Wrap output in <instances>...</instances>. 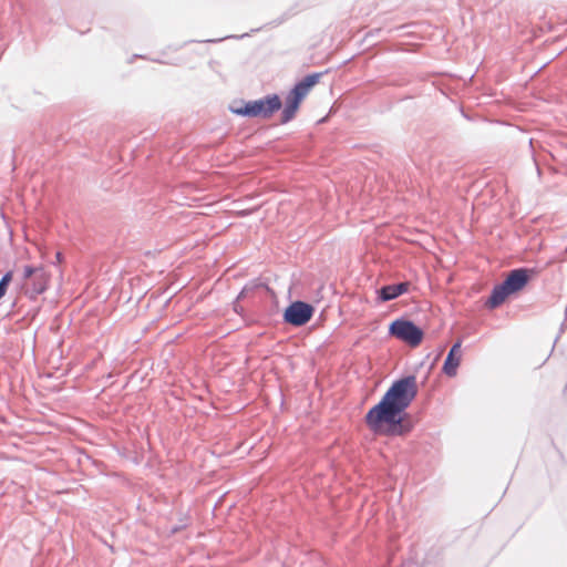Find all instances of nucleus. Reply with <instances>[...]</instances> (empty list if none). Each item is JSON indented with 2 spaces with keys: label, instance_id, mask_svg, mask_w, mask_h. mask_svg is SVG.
Masks as SVG:
<instances>
[{
  "label": "nucleus",
  "instance_id": "f257e3e1",
  "mask_svg": "<svg viewBox=\"0 0 567 567\" xmlns=\"http://www.w3.org/2000/svg\"><path fill=\"white\" fill-rule=\"evenodd\" d=\"M417 395V380L409 374L392 382L379 403L365 414V424L374 434L408 435L413 425L405 420V410Z\"/></svg>",
  "mask_w": 567,
  "mask_h": 567
},
{
  "label": "nucleus",
  "instance_id": "f03ea898",
  "mask_svg": "<svg viewBox=\"0 0 567 567\" xmlns=\"http://www.w3.org/2000/svg\"><path fill=\"white\" fill-rule=\"evenodd\" d=\"M533 272L529 268H516L508 272L507 278L503 282L495 285L492 289L491 297L486 301L489 309H495L504 303L508 296L522 290L530 279Z\"/></svg>",
  "mask_w": 567,
  "mask_h": 567
},
{
  "label": "nucleus",
  "instance_id": "7ed1b4c3",
  "mask_svg": "<svg viewBox=\"0 0 567 567\" xmlns=\"http://www.w3.org/2000/svg\"><path fill=\"white\" fill-rule=\"evenodd\" d=\"M281 109V101L277 94H268L255 101L245 102L244 106L231 109V112L244 117L269 118Z\"/></svg>",
  "mask_w": 567,
  "mask_h": 567
},
{
  "label": "nucleus",
  "instance_id": "20e7f679",
  "mask_svg": "<svg viewBox=\"0 0 567 567\" xmlns=\"http://www.w3.org/2000/svg\"><path fill=\"white\" fill-rule=\"evenodd\" d=\"M389 336L414 348L422 343L423 330L412 320L400 318L392 321L391 326H389Z\"/></svg>",
  "mask_w": 567,
  "mask_h": 567
},
{
  "label": "nucleus",
  "instance_id": "39448f33",
  "mask_svg": "<svg viewBox=\"0 0 567 567\" xmlns=\"http://www.w3.org/2000/svg\"><path fill=\"white\" fill-rule=\"evenodd\" d=\"M313 312L311 305L297 300L285 309L284 321L289 326L302 327L313 317Z\"/></svg>",
  "mask_w": 567,
  "mask_h": 567
},
{
  "label": "nucleus",
  "instance_id": "423d86ee",
  "mask_svg": "<svg viewBox=\"0 0 567 567\" xmlns=\"http://www.w3.org/2000/svg\"><path fill=\"white\" fill-rule=\"evenodd\" d=\"M307 93L300 91H289L287 100H285V107L282 115H280V123L288 124L298 112L299 105L305 99Z\"/></svg>",
  "mask_w": 567,
  "mask_h": 567
},
{
  "label": "nucleus",
  "instance_id": "0eeeda50",
  "mask_svg": "<svg viewBox=\"0 0 567 567\" xmlns=\"http://www.w3.org/2000/svg\"><path fill=\"white\" fill-rule=\"evenodd\" d=\"M461 364V342L456 341L450 348L447 357H445L443 364V372L446 377L453 378L457 373V368Z\"/></svg>",
  "mask_w": 567,
  "mask_h": 567
},
{
  "label": "nucleus",
  "instance_id": "6e6552de",
  "mask_svg": "<svg viewBox=\"0 0 567 567\" xmlns=\"http://www.w3.org/2000/svg\"><path fill=\"white\" fill-rule=\"evenodd\" d=\"M410 289L409 281H401L400 284H391L383 286L379 289V300L386 302L395 300L396 297L408 292Z\"/></svg>",
  "mask_w": 567,
  "mask_h": 567
},
{
  "label": "nucleus",
  "instance_id": "1a4fd4ad",
  "mask_svg": "<svg viewBox=\"0 0 567 567\" xmlns=\"http://www.w3.org/2000/svg\"><path fill=\"white\" fill-rule=\"evenodd\" d=\"M23 286L28 288V290H25V292H28V295H30V298H33L38 295L43 293L47 290V286H48L47 272L38 275L37 277L29 279L28 285H23Z\"/></svg>",
  "mask_w": 567,
  "mask_h": 567
},
{
  "label": "nucleus",
  "instance_id": "9d476101",
  "mask_svg": "<svg viewBox=\"0 0 567 567\" xmlns=\"http://www.w3.org/2000/svg\"><path fill=\"white\" fill-rule=\"evenodd\" d=\"M257 289H268V288H267V285L264 282L249 281L245 285L244 288H241L239 296H237V301L249 297ZM237 301H235V303H233V310H235V312H237V313H241L243 308L240 306H238Z\"/></svg>",
  "mask_w": 567,
  "mask_h": 567
},
{
  "label": "nucleus",
  "instance_id": "9b49d317",
  "mask_svg": "<svg viewBox=\"0 0 567 567\" xmlns=\"http://www.w3.org/2000/svg\"><path fill=\"white\" fill-rule=\"evenodd\" d=\"M322 74V72H315L312 74L305 76V79H302L300 83L293 85L292 91L308 93L310 89L319 82Z\"/></svg>",
  "mask_w": 567,
  "mask_h": 567
},
{
  "label": "nucleus",
  "instance_id": "f8f14e48",
  "mask_svg": "<svg viewBox=\"0 0 567 567\" xmlns=\"http://www.w3.org/2000/svg\"><path fill=\"white\" fill-rule=\"evenodd\" d=\"M42 274H45V270L42 267H34L32 265H25L23 267V275H21V285H27V282L35 278Z\"/></svg>",
  "mask_w": 567,
  "mask_h": 567
},
{
  "label": "nucleus",
  "instance_id": "ddd939ff",
  "mask_svg": "<svg viewBox=\"0 0 567 567\" xmlns=\"http://www.w3.org/2000/svg\"><path fill=\"white\" fill-rule=\"evenodd\" d=\"M11 281H12V271L4 272L2 278H0V299L3 298L6 291L8 290V285Z\"/></svg>",
  "mask_w": 567,
  "mask_h": 567
},
{
  "label": "nucleus",
  "instance_id": "4468645a",
  "mask_svg": "<svg viewBox=\"0 0 567 567\" xmlns=\"http://www.w3.org/2000/svg\"><path fill=\"white\" fill-rule=\"evenodd\" d=\"M55 260H58V262H61L63 260V255L61 252H55Z\"/></svg>",
  "mask_w": 567,
  "mask_h": 567
}]
</instances>
